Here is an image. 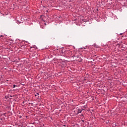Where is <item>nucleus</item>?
<instances>
[{
    "mask_svg": "<svg viewBox=\"0 0 127 127\" xmlns=\"http://www.w3.org/2000/svg\"><path fill=\"white\" fill-rule=\"evenodd\" d=\"M78 113H82V110L79 109L78 110Z\"/></svg>",
    "mask_w": 127,
    "mask_h": 127,
    "instance_id": "1",
    "label": "nucleus"
},
{
    "mask_svg": "<svg viewBox=\"0 0 127 127\" xmlns=\"http://www.w3.org/2000/svg\"><path fill=\"white\" fill-rule=\"evenodd\" d=\"M15 87H16V85H15L14 84V85H13V88H14Z\"/></svg>",
    "mask_w": 127,
    "mask_h": 127,
    "instance_id": "2",
    "label": "nucleus"
},
{
    "mask_svg": "<svg viewBox=\"0 0 127 127\" xmlns=\"http://www.w3.org/2000/svg\"><path fill=\"white\" fill-rule=\"evenodd\" d=\"M82 122H83V123H84V122H85V120H82Z\"/></svg>",
    "mask_w": 127,
    "mask_h": 127,
    "instance_id": "3",
    "label": "nucleus"
}]
</instances>
